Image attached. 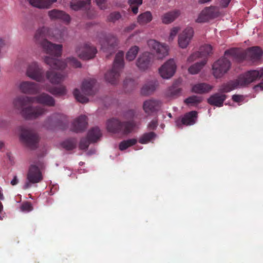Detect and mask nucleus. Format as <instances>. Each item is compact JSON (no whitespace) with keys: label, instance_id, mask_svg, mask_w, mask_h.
Wrapping results in <instances>:
<instances>
[{"label":"nucleus","instance_id":"52","mask_svg":"<svg viewBox=\"0 0 263 263\" xmlns=\"http://www.w3.org/2000/svg\"><path fill=\"white\" fill-rule=\"evenodd\" d=\"M21 210L23 211H31L32 210V205L29 202H24L21 205Z\"/></svg>","mask_w":263,"mask_h":263},{"label":"nucleus","instance_id":"24","mask_svg":"<svg viewBox=\"0 0 263 263\" xmlns=\"http://www.w3.org/2000/svg\"><path fill=\"white\" fill-rule=\"evenodd\" d=\"M212 53V47L210 45H204L200 47L199 51L192 54L187 59V62H193L198 58H204Z\"/></svg>","mask_w":263,"mask_h":263},{"label":"nucleus","instance_id":"14","mask_svg":"<svg viewBox=\"0 0 263 263\" xmlns=\"http://www.w3.org/2000/svg\"><path fill=\"white\" fill-rule=\"evenodd\" d=\"M26 74L30 78L37 82H43L45 80L43 68L40 67L35 62H32L28 65Z\"/></svg>","mask_w":263,"mask_h":263},{"label":"nucleus","instance_id":"42","mask_svg":"<svg viewBox=\"0 0 263 263\" xmlns=\"http://www.w3.org/2000/svg\"><path fill=\"white\" fill-rule=\"evenodd\" d=\"M139 50L137 46L132 47L127 51L126 54V59L128 61H133L136 57Z\"/></svg>","mask_w":263,"mask_h":263},{"label":"nucleus","instance_id":"53","mask_svg":"<svg viewBox=\"0 0 263 263\" xmlns=\"http://www.w3.org/2000/svg\"><path fill=\"white\" fill-rule=\"evenodd\" d=\"M179 30V27H174L171 30L170 32V35L168 38L169 41H172L173 40L175 36L177 35L178 32Z\"/></svg>","mask_w":263,"mask_h":263},{"label":"nucleus","instance_id":"30","mask_svg":"<svg viewBox=\"0 0 263 263\" xmlns=\"http://www.w3.org/2000/svg\"><path fill=\"white\" fill-rule=\"evenodd\" d=\"M227 98L226 95L216 93L212 95L208 99V102L211 105L217 107H221L223 105V102Z\"/></svg>","mask_w":263,"mask_h":263},{"label":"nucleus","instance_id":"37","mask_svg":"<svg viewBox=\"0 0 263 263\" xmlns=\"http://www.w3.org/2000/svg\"><path fill=\"white\" fill-rule=\"evenodd\" d=\"M46 89L52 95L57 97L64 96L67 92L65 86L63 85L59 87H49Z\"/></svg>","mask_w":263,"mask_h":263},{"label":"nucleus","instance_id":"23","mask_svg":"<svg viewBox=\"0 0 263 263\" xmlns=\"http://www.w3.org/2000/svg\"><path fill=\"white\" fill-rule=\"evenodd\" d=\"M48 15L50 19L52 21L59 20L69 23L71 20L69 15L67 14L64 11L57 9H53L49 11L48 12Z\"/></svg>","mask_w":263,"mask_h":263},{"label":"nucleus","instance_id":"13","mask_svg":"<svg viewBox=\"0 0 263 263\" xmlns=\"http://www.w3.org/2000/svg\"><path fill=\"white\" fill-rule=\"evenodd\" d=\"M76 52L80 59L87 60L93 59L95 57L97 50L95 46H91L90 44L85 43L78 46Z\"/></svg>","mask_w":263,"mask_h":263},{"label":"nucleus","instance_id":"39","mask_svg":"<svg viewBox=\"0 0 263 263\" xmlns=\"http://www.w3.org/2000/svg\"><path fill=\"white\" fill-rule=\"evenodd\" d=\"M202 97L194 95L185 99L184 103L189 106H196L202 102Z\"/></svg>","mask_w":263,"mask_h":263},{"label":"nucleus","instance_id":"2","mask_svg":"<svg viewBox=\"0 0 263 263\" xmlns=\"http://www.w3.org/2000/svg\"><path fill=\"white\" fill-rule=\"evenodd\" d=\"M33 102H34L33 97L18 96L14 99L13 103L15 108L21 111V114L23 118L27 120H32L39 118L47 112V110L42 106L25 107L27 104Z\"/></svg>","mask_w":263,"mask_h":263},{"label":"nucleus","instance_id":"44","mask_svg":"<svg viewBox=\"0 0 263 263\" xmlns=\"http://www.w3.org/2000/svg\"><path fill=\"white\" fill-rule=\"evenodd\" d=\"M143 0H128V4L134 14H136L138 12L139 7L142 4Z\"/></svg>","mask_w":263,"mask_h":263},{"label":"nucleus","instance_id":"18","mask_svg":"<svg viewBox=\"0 0 263 263\" xmlns=\"http://www.w3.org/2000/svg\"><path fill=\"white\" fill-rule=\"evenodd\" d=\"M147 45L151 49L156 52L158 59H162L168 54V47L164 44L155 40H149Z\"/></svg>","mask_w":263,"mask_h":263},{"label":"nucleus","instance_id":"19","mask_svg":"<svg viewBox=\"0 0 263 263\" xmlns=\"http://www.w3.org/2000/svg\"><path fill=\"white\" fill-rule=\"evenodd\" d=\"M176 65L173 59H170L165 62L160 68L159 73L163 79H170L175 73Z\"/></svg>","mask_w":263,"mask_h":263},{"label":"nucleus","instance_id":"61","mask_svg":"<svg viewBox=\"0 0 263 263\" xmlns=\"http://www.w3.org/2000/svg\"><path fill=\"white\" fill-rule=\"evenodd\" d=\"M211 0H199V3L200 4H204L211 1Z\"/></svg>","mask_w":263,"mask_h":263},{"label":"nucleus","instance_id":"22","mask_svg":"<svg viewBox=\"0 0 263 263\" xmlns=\"http://www.w3.org/2000/svg\"><path fill=\"white\" fill-rule=\"evenodd\" d=\"M153 55L148 52L141 54L136 62V65L140 70H145L152 65Z\"/></svg>","mask_w":263,"mask_h":263},{"label":"nucleus","instance_id":"57","mask_svg":"<svg viewBox=\"0 0 263 263\" xmlns=\"http://www.w3.org/2000/svg\"><path fill=\"white\" fill-rule=\"evenodd\" d=\"M253 89L255 91H258L259 89L261 90H263V79L261 82L255 85Z\"/></svg>","mask_w":263,"mask_h":263},{"label":"nucleus","instance_id":"38","mask_svg":"<svg viewBox=\"0 0 263 263\" xmlns=\"http://www.w3.org/2000/svg\"><path fill=\"white\" fill-rule=\"evenodd\" d=\"M206 60L204 59L201 62H197L195 64L191 66L188 69L189 73L193 74L198 73L202 68L203 66L206 64Z\"/></svg>","mask_w":263,"mask_h":263},{"label":"nucleus","instance_id":"10","mask_svg":"<svg viewBox=\"0 0 263 263\" xmlns=\"http://www.w3.org/2000/svg\"><path fill=\"white\" fill-rule=\"evenodd\" d=\"M263 77V67L259 70H252L240 74L237 78L240 87L248 86L251 83Z\"/></svg>","mask_w":263,"mask_h":263},{"label":"nucleus","instance_id":"56","mask_svg":"<svg viewBox=\"0 0 263 263\" xmlns=\"http://www.w3.org/2000/svg\"><path fill=\"white\" fill-rule=\"evenodd\" d=\"M136 26V25L135 24H132L129 26L125 27L124 29V32H129L132 30H134Z\"/></svg>","mask_w":263,"mask_h":263},{"label":"nucleus","instance_id":"62","mask_svg":"<svg viewBox=\"0 0 263 263\" xmlns=\"http://www.w3.org/2000/svg\"><path fill=\"white\" fill-rule=\"evenodd\" d=\"M4 147V143L3 142H0V151L2 149V148Z\"/></svg>","mask_w":263,"mask_h":263},{"label":"nucleus","instance_id":"50","mask_svg":"<svg viewBox=\"0 0 263 263\" xmlns=\"http://www.w3.org/2000/svg\"><path fill=\"white\" fill-rule=\"evenodd\" d=\"M97 5L101 10H105L107 8L106 0H95Z\"/></svg>","mask_w":263,"mask_h":263},{"label":"nucleus","instance_id":"43","mask_svg":"<svg viewBox=\"0 0 263 263\" xmlns=\"http://www.w3.org/2000/svg\"><path fill=\"white\" fill-rule=\"evenodd\" d=\"M137 142V140L135 138L123 140L119 144V148L120 150L124 151L126 149L129 147L136 144Z\"/></svg>","mask_w":263,"mask_h":263},{"label":"nucleus","instance_id":"15","mask_svg":"<svg viewBox=\"0 0 263 263\" xmlns=\"http://www.w3.org/2000/svg\"><path fill=\"white\" fill-rule=\"evenodd\" d=\"M219 15V11L217 7H206L199 14L196 22L199 23H205L218 17Z\"/></svg>","mask_w":263,"mask_h":263},{"label":"nucleus","instance_id":"45","mask_svg":"<svg viewBox=\"0 0 263 263\" xmlns=\"http://www.w3.org/2000/svg\"><path fill=\"white\" fill-rule=\"evenodd\" d=\"M76 145L77 141L75 139H68L62 143V147L67 151L75 148Z\"/></svg>","mask_w":263,"mask_h":263},{"label":"nucleus","instance_id":"32","mask_svg":"<svg viewBox=\"0 0 263 263\" xmlns=\"http://www.w3.org/2000/svg\"><path fill=\"white\" fill-rule=\"evenodd\" d=\"M213 86L205 83H200L194 85L192 88V91L196 93H205L210 91Z\"/></svg>","mask_w":263,"mask_h":263},{"label":"nucleus","instance_id":"36","mask_svg":"<svg viewBox=\"0 0 263 263\" xmlns=\"http://www.w3.org/2000/svg\"><path fill=\"white\" fill-rule=\"evenodd\" d=\"M153 15L149 11H146L139 14L137 17V22L141 25H145L152 21Z\"/></svg>","mask_w":263,"mask_h":263},{"label":"nucleus","instance_id":"6","mask_svg":"<svg viewBox=\"0 0 263 263\" xmlns=\"http://www.w3.org/2000/svg\"><path fill=\"white\" fill-rule=\"evenodd\" d=\"M124 66V52L119 51L116 55L112 69L105 75L106 80L111 84H117Z\"/></svg>","mask_w":263,"mask_h":263},{"label":"nucleus","instance_id":"41","mask_svg":"<svg viewBox=\"0 0 263 263\" xmlns=\"http://www.w3.org/2000/svg\"><path fill=\"white\" fill-rule=\"evenodd\" d=\"M156 86L154 84L150 83L144 85L141 88V93L143 96H148L152 94L155 90Z\"/></svg>","mask_w":263,"mask_h":263},{"label":"nucleus","instance_id":"63","mask_svg":"<svg viewBox=\"0 0 263 263\" xmlns=\"http://www.w3.org/2000/svg\"><path fill=\"white\" fill-rule=\"evenodd\" d=\"M3 209V205L2 203L0 202V213L2 211Z\"/></svg>","mask_w":263,"mask_h":263},{"label":"nucleus","instance_id":"48","mask_svg":"<svg viewBox=\"0 0 263 263\" xmlns=\"http://www.w3.org/2000/svg\"><path fill=\"white\" fill-rule=\"evenodd\" d=\"M121 17L120 13L118 12L111 13L108 17V21L110 22H115L119 20Z\"/></svg>","mask_w":263,"mask_h":263},{"label":"nucleus","instance_id":"54","mask_svg":"<svg viewBox=\"0 0 263 263\" xmlns=\"http://www.w3.org/2000/svg\"><path fill=\"white\" fill-rule=\"evenodd\" d=\"M158 125V121L157 120H153L151 122L148 124V127L150 129H155Z\"/></svg>","mask_w":263,"mask_h":263},{"label":"nucleus","instance_id":"9","mask_svg":"<svg viewBox=\"0 0 263 263\" xmlns=\"http://www.w3.org/2000/svg\"><path fill=\"white\" fill-rule=\"evenodd\" d=\"M20 130L21 132L20 138L21 142L30 148H36L39 141L38 134L34 130L24 126H21Z\"/></svg>","mask_w":263,"mask_h":263},{"label":"nucleus","instance_id":"59","mask_svg":"<svg viewBox=\"0 0 263 263\" xmlns=\"http://www.w3.org/2000/svg\"><path fill=\"white\" fill-rule=\"evenodd\" d=\"M18 182V180L16 176H14L13 179L11 181V184L12 185H15L17 184Z\"/></svg>","mask_w":263,"mask_h":263},{"label":"nucleus","instance_id":"1","mask_svg":"<svg viewBox=\"0 0 263 263\" xmlns=\"http://www.w3.org/2000/svg\"><path fill=\"white\" fill-rule=\"evenodd\" d=\"M66 33V29L65 27L52 29L43 27L39 28L35 33L34 39L36 43L39 44L47 53L54 57L47 56L44 59L45 62L53 69H64L66 66V63L57 58L61 55L62 45L52 43L46 37L51 36L60 41L63 39Z\"/></svg>","mask_w":263,"mask_h":263},{"label":"nucleus","instance_id":"4","mask_svg":"<svg viewBox=\"0 0 263 263\" xmlns=\"http://www.w3.org/2000/svg\"><path fill=\"white\" fill-rule=\"evenodd\" d=\"M135 125L136 123L134 121L121 122L119 119L115 118L108 120L106 122L107 130L109 132L124 135L130 133Z\"/></svg>","mask_w":263,"mask_h":263},{"label":"nucleus","instance_id":"46","mask_svg":"<svg viewBox=\"0 0 263 263\" xmlns=\"http://www.w3.org/2000/svg\"><path fill=\"white\" fill-rule=\"evenodd\" d=\"M136 111L134 109H128L123 112L122 117L125 119L130 120L129 121H134L133 119L135 117Z\"/></svg>","mask_w":263,"mask_h":263},{"label":"nucleus","instance_id":"25","mask_svg":"<svg viewBox=\"0 0 263 263\" xmlns=\"http://www.w3.org/2000/svg\"><path fill=\"white\" fill-rule=\"evenodd\" d=\"M194 34L192 28L187 27L179 35L178 44L182 48H186L189 45Z\"/></svg>","mask_w":263,"mask_h":263},{"label":"nucleus","instance_id":"58","mask_svg":"<svg viewBox=\"0 0 263 263\" xmlns=\"http://www.w3.org/2000/svg\"><path fill=\"white\" fill-rule=\"evenodd\" d=\"M231 0H221L220 5L223 8H226L228 6Z\"/></svg>","mask_w":263,"mask_h":263},{"label":"nucleus","instance_id":"34","mask_svg":"<svg viewBox=\"0 0 263 263\" xmlns=\"http://www.w3.org/2000/svg\"><path fill=\"white\" fill-rule=\"evenodd\" d=\"M102 136V133L98 127L91 128L87 134V138L92 143L96 142Z\"/></svg>","mask_w":263,"mask_h":263},{"label":"nucleus","instance_id":"64","mask_svg":"<svg viewBox=\"0 0 263 263\" xmlns=\"http://www.w3.org/2000/svg\"><path fill=\"white\" fill-rule=\"evenodd\" d=\"M4 199V197L3 196V194H2L1 192H0V199L1 200H3Z\"/></svg>","mask_w":263,"mask_h":263},{"label":"nucleus","instance_id":"35","mask_svg":"<svg viewBox=\"0 0 263 263\" xmlns=\"http://www.w3.org/2000/svg\"><path fill=\"white\" fill-rule=\"evenodd\" d=\"M180 15L179 10H174L166 13L162 16V21L164 24H168L173 22Z\"/></svg>","mask_w":263,"mask_h":263},{"label":"nucleus","instance_id":"17","mask_svg":"<svg viewBox=\"0 0 263 263\" xmlns=\"http://www.w3.org/2000/svg\"><path fill=\"white\" fill-rule=\"evenodd\" d=\"M18 88L22 93L28 95H35L41 90V87L39 84L30 81L21 82Z\"/></svg>","mask_w":263,"mask_h":263},{"label":"nucleus","instance_id":"16","mask_svg":"<svg viewBox=\"0 0 263 263\" xmlns=\"http://www.w3.org/2000/svg\"><path fill=\"white\" fill-rule=\"evenodd\" d=\"M197 118V111H191L184 114L183 117L177 118L175 121L176 125L179 128H182L183 125H193L196 122Z\"/></svg>","mask_w":263,"mask_h":263},{"label":"nucleus","instance_id":"21","mask_svg":"<svg viewBox=\"0 0 263 263\" xmlns=\"http://www.w3.org/2000/svg\"><path fill=\"white\" fill-rule=\"evenodd\" d=\"M162 102L157 99H151L145 101L143 104V109L147 115L157 112L160 108Z\"/></svg>","mask_w":263,"mask_h":263},{"label":"nucleus","instance_id":"60","mask_svg":"<svg viewBox=\"0 0 263 263\" xmlns=\"http://www.w3.org/2000/svg\"><path fill=\"white\" fill-rule=\"evenodd\" d=\"M6 122L2 119H0V127H4L6 125Z\"/></svg>","mask_w":263,"mask_h":263},{"label":"nucleus","instance_id":"33","mask_svg":"<svg viewBox=\"0 0 263 263\" xmlns=\"http://www.w3.org/2000/svg\"><path fill=\"white\" fill-rule=\"evenodd\" d=\"M181 83V81L180 79L176 80L172 86L168 88L167 91V96L170 97H177L179 96L181 90L179 87Z\"/></svg>","mask_w":263,"mask_h":263},{"label":"nucleus","instance_id":"40","mask_svg":"<svg viewBox=\"0 0 263 263\" xmlns=\"http://www.w3.org/2000/svg\"><path fill=\"white\" fill-rule=\"evenodd\" d=\"M156 136L155 133L151 132L142 135L139 139V142L141 144H146L154 139Z\"/></svg>","mask_w":263,"mask_h":263},{"label":"nucleus","instance_id":"51","mask_svg":"<svg viewBox=\"0 0 263 263\" xmlns=\"http://www.w3.org/2000/svg\"><path fill=\"white\" fill-rule=\"evenodd\" d=\"M124 86L126 87L129 86L131 88H133L135 85V81L131 78H126L123 82Z\"/></svg>","mask_w":263,"mask_h":263},{"label":"nucleus","instance_id":"47","mask_svg":"<svg viewBox=\"0 0 263 263\" xmlns=\"http://www.w3.org/2000/svg\"><path fill=\"white\" fill-rule=\"evenodd\" d=\"M66 62L76 68L81 67V63L75 58L70 57L66 59Z\"/></svg>","mask_w":263,"mask_h":263},{"label":"nucleus","instance_id":"8","mask_svg":"<svg viewBox=\"0 0 263 263\" xmlns=\"http://www.w3.org/2000/svg\"><path fill=\"white\" fill-rule=\"evenodd\" d=\"M96 81L95 79H87L84 80L81 86L82 92L78 88L74 89L73 94L76 99L82 103H87L88 101L87 96L94 94V85Z\"/></svg>","mask_w":263,"mask_h":263},{"label":"nucleus","instance_id":"29","mask_svg":"<svg viewBox=\"0 0 263 263\" xmlns=\"http://www.w3.org/2000/svg\"><path fill=\"white\" fill-rule=\"evenodd\" d=\"M32 7L39 9H49L57 0H27Z\"/></svg>","mask_w":263,"mask_h":263},{"label":"nucleus","instance_id":"7","mask_svg":"<svg viewBox=\"0 0 263 263\" xmlns=\"http://www.w3.org/2000/svg\"><path fill=\"white\" fill-rule=\"evenodd\" d=\"M67 117L61 114L55 113L48 116L44 121L43 127L48 130H64L68 127Z\"/></svg>","mask_w":263,"mask_h":263},{"label":"nucleus","instance_id":"3","mask_svg":"<svg viewBox=\"0 0 263 263\" xmlns=\"http://www.w3.org/2000/svg\"><path fill=\"white\" fill-rule=\"evenodd\" d=\"M262 54V50L257 46L249 48L245 51L232 48L224 52L225 55H230L240 62L247 59L254 61L259 60Z\"/></svg>","mask_w":263,"mask_h":263},{"label":"nucleus","instance_id":"31","mask_svg":"<svg viewBox=\"0 0 263 263\" xmlns=\"http://www.w3.org/2000/svg\"><path fill=\"white\" fill-rule=\"evenodd\" d=\"M240 87L237 79L231 80L220 86L219 91L221 93L229 92L235 89Z\"/></svg>","mask_w":263,"mask_h":263},{"label":"nucleus","instance_id":"20","mask_svg":"<svg viewBox=\"0 0 263 263\" xmlns=\"http://www.w3.org/2000/svg\"><path fill=\"white\" fill-rule=\"evenodd\" d=\"M102 49L106 52L111 54L114 51L115 46L117 44V37L111 34L106 36L104 40L100 41Z\"/></svg>","mask_w":263,"mask_h":263},{"label":"nucleus","instance_id":"55","mask_svg":"<svg viewBox=\"0 0 263 263\" xmlns=\"http://www.w3.org/2000/svg\"><path fill=\"white\" fill-rule=\"evenodd\" d=\"M232 100L235 102H240L243 100V96L238 95H234L232 96Z\"/></svg>","mask_w":263,"mask_h":263},{"label":"nucleus","instance_id":"26","mask_svg":"<svg viewBox=\"0 0 263 263\" xmlns=\"http://www.w3.org/2000/svg\"><path fill=\"white\" fill-rule=\"evenodd\" d=\"M87 118L81 115L74 120L71 126V130L76 133L84 131L87 126Z\"/></svg>","mask_w":263,"mask_h":263},{"label":"nucleus","instance_id":"28","mask_svg":"<svg viewBox=\"0 0 263 263\" xmlns=\"http://www.w3.org/2000/svg\"><path fill=\"white\" fill-rule=\"evenodd\" d=\"M33 98H34V102L36 101L40 104L48 106H53L55 105V100L53 98L45 93H43Z\"/></svg>","mask_w":263,"mask_h":263},{"label":"nucleus","instance_id":"27","mask_svg":"<svg viewBox=\"0 0 263 263\" xmlns=\"http://www.w3.org/2000/svg\"><path fill=\"white\" fill-rule=\"evenodd\" d=\"M46 77L51 83L55 84L63 82L66 75L61 72H57L52 70H49L46 72Z\"/></svg>","mask_w":263,"mask_h":263},{"label":"nucleus","instance_id":"11","mask_svg":"<svg viewBox=\"0 0 263 263\" xmlns=\"http://www.w3.org/2000/svg\"><path fill=\"white\" fill-rule=\"evenodd\" d=\"M70 8L74 11H83L89 19L93 18L97 15V11L91 8V0H81L77 3H71Z\"/></svg>","mask_w":263,"mask_h":263},{"label":"nucleus","instance_id":"5","mask_svg":"<svg viewBox=\"0 0 263 263\" xmlns=\"http://www.w3.org/2000/svg\"><path fill=\"white\" fill-rule=\"evenodd\" d=\"M44 167L42 161L37 160L33 161L28 168L26 175V181L24 185V189H27L31 186L32 184L41 182L43 179L42 170Z\"/></svg>","mask_w":263,"mask_h":263},{"label":"nucleus","instance_id":"12","mask_svg":"<svg viewBox=\"0 0 263 263\" xmlns=\"http://www.w3.org/2000/svg\"><path fill=\"white\" fill-rule=\"evenodd\" d=\"M231 63L226 58H222L214 62L212 65L213 74L218 79L222 77L229 70Z\"/></svg>","mask_w":263,"mask_h":263},{"label":"nucleus","instance_id":"49","mask_svg":"<svg viewBox=\"0 0 263 263\" xmlns=\"http://www.w3.org/2000/svg\"><path fill=\"white\" fill-rule=\"evenodd\" d=\"M90 143L91 142L90 141V140L87 137L86 138H82L80 142V148L81 149H87Z\"/></svg>","mask_w":263,"mask_h":263}]
</instances>
